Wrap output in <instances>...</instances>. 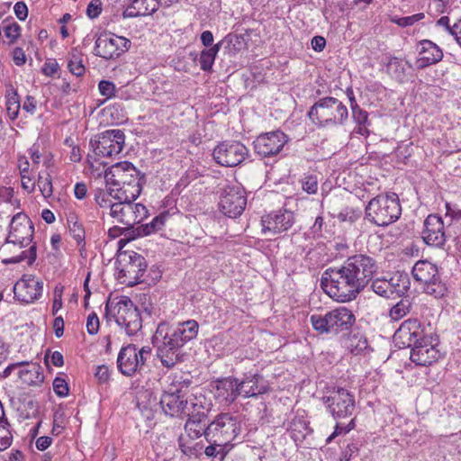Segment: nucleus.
Instances as JSON below:
<instances>
[{"instance_id":"aec40b11","label":"nucleus","mask_w":461,"mask_h":461,"mask_svg":"<svg viewBox=\"0 0 461 461\" xmlns=\"http://www.w3.org/2000/svg\"><path fill=\"white\" fill-rule=\"evenodd\" d=\"M288 137L281 131L262 133L253 142L254 149L261 157H273L281 152Z\"/></svg>"},{"instance_id":"774afa93","label":"nucleus","mask_w":461,"mask_h":461,"mask_svg":"<svg viewBox=\"0 0 461 461\" xmlns=\"http://www.w3.org/2000/svg\"><path fill=\"white\" fill-rule=\"evenodd\" d=\"M36 100L33 96L27 95L23 104V109L31 114H34L36 111Z\"/></svg>"},{"instance_id":"7ed1b4c3","label":"nucleus","mask_w":461,"mask_h":461,"mask_svg":"<svg viewBox=\"0 0 461 461\" xmlns=\"http://www.w3.org/2000/svg\"><path fill=\"white\" fill-rule=\"evenodd\" d=\"M106 185L114 188V200L137 199L141 192L140 172L129 161L116 163L104 172Z\"/></svg>"},{"instance_id":"b1692460","label":"nucleus","mask_w":461,"mask_h":461,"mask_svg":"<svg viewBox=\"0 0 461 461\" xmlns=\"http://www.w3.org/2000/svg\"><path fill=\"white\" fill-rule=\"evenodd\" d=\"M43 291V283L37 277L23 276L14 286V297L25 303L38 300Z\"/></svg>"},{"instance_id":"9b49d317","label":"nucleus","mask_w":461,"mask_h":461,"mask_svg":"<svg viewBox=\"0 0 461 461\" xmlns=\"http://www.w3.org/2000/svg\"><path fill=\"white\" fill-rule=\"evenodd\" d=\"M151 354L149 347H142L140 349L133 344H129L122 348L117 357V366L119 371L126 376H132L140 373L144 367L148 357Z\"/></svg>"},{"instance_id":"4c0bfd02","label":"nucleus","mask_w":461,"mask_h":461,"mask_svg":"<svg viewBox=\"0 0 461 461\" xmlns=\"http://www.w3.org/2000/svg\"><path fill=\"white\" fill-rule=\"evenodd\" d=\"M411 308V303L409 299H402L394 304L389 311V317L392 321H399L406 316Z\"/></svg>"},{"instance_id":"5fc2aeb1","label":"nucleus","mask_w":461,"mask_h":461,"mask_svg":"<svg viewBox=\"0 0 461 461\" xmlns=\"http://www.w3.org/2000/svg\"><path fill=\"white\" fill-rule=\"evenodd\" d=\"M100 327V321L95 312L88 315L86 320V330L90 335L97 334Z\"/></svg>"},{"instance_id":"39448f33","label":"nucleus","mask_w":461,"mask_h":461,"mask_svg":"<svg viewBox=\"0 0 461 461\" xmlns=\"http://www.w3.org/2000/svg\"><path fill=\"white\" fill-rule=\"evenodd\" d=\"M310 321L312 328L320 334L346 336L350 332L356 317L351 310L340 306L324 315L312 314L310 317Z\"/></svg>"},{"instance_id":"f8f14e48","label":"nucleus","mask_w":461,"mask_h":461,"mask_svg":"<svg viewBox=\"0 0 461 461\" xmlns=\"http://www.w3.org/2000/svg\"><path fill=\"white\" fill-rule=\"evenodd\" d=\"M135 200H115V205L111 208V212H109L116 222L124 225V229L132 228L148 215L146 207L141 203H133Z\"/></svg>"},{"instance_id":"79ce46f5","label":"nucleus","mask_w":461,"mask_h":461,"mask_svg":"<svg viewBox=\"0 0 461 461\" xmlns=\"http://www.w3.org/2000/svg\"><path fill=\"white\" fill-rule=\"evenodd\" d=\"M36 259V246L31 245L28 250H23L18 256L13 257L8 259L10 263H20L26 260L28 265H32Z\"/></svg>"},{"instance_id":"393cba45","label":"nucleus","mask_w":461,"mask_h":461,"mask_svg":"<svg viewBox=\"0 0 461 461\" xmlns=\"http://www.w3.org/2000/svg\"><path fill=\"white\" fill-rule=\"evenodd\" d=\"M447 235L444 230V222L441 217L429 214L424 221L422 239L429 246L442 247L445 244Z\"/></svg>"},{"instance_id":"58836bf2","label":"nucleus","mask_w":461,"mask_h":461,"mask_svg":"<svg viewBox=\"0 0 461 461\" xmlns=\"http://www.w3.org/2000/svg\"><path fill=\"white\" fill-rule=\"evenodd\" d=\"M41 193L45 198L50 197L53 194L51 176L49 173L40 174L37 181Z\"/></svg>"},{"instance_id":"a878e982","label":"nucleus","mask_w":461,"mask_h":461,"mask_svg":"<svg viewBox=\"0 0 461 461\" xmlns=\"http://www.w3.org/2000/svg\"><path fill=\"white\" fill-rule=\"evenodd\" d=\"M185 395L181 388L171 385L165 391L160 399V404L167 415L171 417H184L185 414Z\"/></svg>"},{"instance_id":"20e7f679","label":"nucleus","mask_w":461,"mask_h":461,"mask_svg":"<svg viewBox=\"0 0 461 461\" xmlns=\"http://www.w3.org/2000/svg\"><path fill=\"white\" fill-rule=\"evenodd\" d=\"M107 321H114L128 336H133L142 328V319L138 308L127 296L109 298L105 304Z\"/></svg>"},{"instance_id":"e2e57ef3","label":"nucleus","mask_w":461,"mask_h":461,"mask_svg":"<svg viewBox=\"0 0 461 461\" xmlns=\"http://www.w3.org/2000/svg\"><path fill=\"white\" fill-rule=\"evenodd\" d=\"M95 375L99 381V383H106L110 378L108 367L104 365L97 366Z\"/></svg>"},{"instance_id":"6e6552de","label":"nucleus","mask_w":461,"mask_h":461,"mask_svg":"<svg viewBox=\"0 0 461 461\" xmlns=\"http://www.w3.org/2000/svg\"><path fill=\"white\" fill-rule=\"evenodd\" d=\"M238 417L230 413H220L207 425L206 440L218 446H227L240 433Z\"/></svg>"},{"instance_id":"bb28decb","label":"nucleus","mask_w":461,"mask_h":461,"mask_svg":"<svg viewBox=\"0 0 461 461\" xmlns=\"http://www.w3.org/2000/svg\"><path fill=\"white\" fill-rule=\"evenodd\" d=\"M240 394L237 378L229 376L215 381L213 395L219 403L229 406L235 402Z\"/></svg>"},{"instance_id":"09e8293b","label":"nucleus","mask_w":461,"mask_h":461,"mask_svg":"<svg viewBox=\"0 0 461 461\" xmlns=\"http://www.w3.org/2000/svg\"><path fill=\"white\" fill-rule=\"evenodd\" d=\"M355 427L354 419H351L350 421L347 425H343L338 422L334 428V431L331 435H330L327 438V443H330L333 438L338 437L339 435L347 434Z\"/></svg>"},{"instance_id":"49530a36","label":"nucleus","mask_w":461,"mask_h":461,"mask_svg":"<svg viewBox=\"0 0 461 461\" xmlns=\"http://www.w3.org/2000/svg\"><path fill=\"white\" fill-rule=\"evenodd\" d=\"M141 1L142 0H134L132 4L124 10L122 14L123 18L145 16L146 10L140 7V5H142Z\"/></svg>"},{"instance_id":"412c9836","label":"nucleus","mask_w":461,"mask_h":461,"mask_svg":"<svg viewBox=\"0 0 461 461\" xmlns=\"http://www.w3.org/2000/svg\"><path fill=\"white\" fill-rule=\"evenodd\" d=\"M19 369L17 375L21 381L29 386H39L44 381L41 367L36 363L16 362L7 366L1 374L2 378L8 377L12 372Z\"/></svg>"},{"instance_id":"69168bd1","label":"nucleus","mask_w":461,"mask_h":461,"mask_svg":"<svg viewBox=\"0 0 461 461\" xmlns=\"http://www.w3.org/2000/svg\"><path fill=\"white\" fill-rule=\"evenodd\" d=\"M14 13L17 18L21 21H23L27 18L28 15V8L27 5L23 2H17L14 5Z\"/></svg>"},{"instance_id":"bf43d9fd","label":"nucleus","mask_w":461,"mask_h":461,"mask_svg":"<svg viewBox=\"0 0 461 461\" xmlns=\"http://www.w3.org/2000/svg\"><path fill=\"white\" fill-rule=\"evenodd\" d=\"M423 17L422 14L411 15V16H406V17H401V18H393L392 22L398 24L402 27H406L409 25H412L415 22L419 21Z\"/></svg>"},{"instance_id":"ddd939ff","label":"nucleus","mask_w":461,"mask_h":461,"mask_svg":"<svg viewBox=\"0 0 461 461\" xmlns=\"http://www.w3.org/2000/svg\"><path fill=\"white\" fill-rule=\"evenodd\" d=\"M329 412L335 420L349 418L353 415L356 403L354 395L348 390L339 387L322 398Z\"/></svg>"},{"instance_id":"423d86ee","label":"nucleus","mask_w":461,"mask_h":461,"mask_svg":"<svg viewBox=\"0 0 461 461\" xmlns=\"http://www.w3.org/2000/svg\"><path fill=\"white\" fill-rule=\"evenodd\" d=\"M348 116L347 106L332 96L320 98L308 112L311 122L319 127L342 125Z\"/></svg>"},{"instance_id":"1a4fd4ad","label":"nucleus","mask_w":461,"mask_h":461,"mask_svg":"<svg viewBox=\"0 0 461 461\" xmlns=\"http://www.w3.org/2000/svg\"><path fill=\"white\" fill-rule=\"evenodd\" d=\"M147 269L145 258L135 251L120 252L116 259L117 279L128 286L141 282Z\"/></svg>"},{"instance_id":"8fccbe9b","label":"nucleus","mask_w":461,"mask_h":461,"mask_svg":"<svg viewBox=\"0 0 461 461\" xmlns=\"http://www.w3.org/2000/svg\"><path fill=\"white\" fill-rule=\"evenodd\" d=\"M100 94L106 99H109L115 95V85L112 81L101 80L98 84Z\"/></svg>"},{"instance_id":"5701e85b","label":"nucleus","mask_w":461,"mask_h":461,"mask_svg":"<svg viewBox=\"0 0 461 461\" xmlns=\"http://www.w3.org/2000/svg\"><path fill=\"white\" fill-rule=\"evenodd\" d=\"M294 223V212L286 209L271 212L261 218L263 232L273 236L288 230Z\"/></svg>"},{"instance_id":"ea45409f","label":"nucleus","mask_w":461,"mask_h":461,"mask_svg":"<svg viewBox=\"0 0 461 461\" xmlns=\"http://www.w3.org/2000/svg\"><path fill=\"white\" fill-rule=\"evenodd\" d=\"M3 31L9 40V44H14L21 36L22 28L16 22H12L4 25Z\"/></svg>"},{"instance_id":"338daca9","label":"nucleus","mask_w":461,"mask_h":461,"mask_svg":"<svg viewBox=\"0 0 461 461\" xmlns=\"http://www.w3.org/2000/svg\"><path fill=\"white\" fill-rule=\"evenodd\" d=\"M446 217H450L452 221H458L461 219V209L451 206L450 203H446Z\"/></svg>"},{"instance_id":"a19ab883","label":"nucleus","mask_w":461,"mask_h":461,"mask_svg":"<svg viewBox=\"0 0 461 461\" xmlns=\"http://www.w3.org/2000/svg\"><path fill=\"white\" fill-rule=\"evenodd\" d=\"M292 437L294 438V440H300L305 438L308 430V426L305 423V421L302 420H294L291 422L290 428H289Z\"/></svg>"},{"instance_id":"603ef678","label":"nucleus","mask_w":461,"mask_h":461,"mask_svg":"<svg viewBox=\"0 0 461 461\" xmlns=\"http://www.w3.org/2000/svg\"><path fill=\"white\" fill-rule=\"evenodd\" d=\"M53 390L55 393L59 397H65L68 394V385L65 379L61 377H56L53 381Z\"/></svg>"},{"instance_id":"f704fd0d","label":"nucleus","mask_w":461,"mask_h":461,"mask_svg":"<svg viewBox=\"0 0 461 461\" xmlns=\"http://www.w3.org/2000/svg\"><path fill=\"white\" fill-rule=\"evenodd\" d=\"M68 68L73 75L77 77H81L86 72L82 53L77 48L72 49L69 53Z\"/></svg>"},{"instance_id":"f03ea898","label":"nucleus","mask_w":461,"mask_h":461,"mask_svg":"<svg viewBox=\"0 0 461 461\" xmlns=\"http://www.w3.org/2000/svg\"><path fill=\"white\" fill-rule=\"evenodd\" d=\"M199 324L194 320L170 325L161 322L158 325L152 337V343L157 348V354L165 367L171 368L182 361L183 347L196 338Z\"/></svg>"},{"instance_id":"a211bd4d","label":"nucleus","mask_w":461,"mask_h":461,"mask_svg":"<svg viewBox=\"0 0 461 461\" xmlns=\"http://www.w3.org/2000/svg\"><path fill=\"white\" fill-rule=\"evenodd\" d=\"M34 233V227L31 220L23 213L15 214L10 223V230L6 238V243L19 245L25 248L31 245Z\"/></svg>"},{"instance_id":"37998d69","label":"nucleus","mask_w":461,"mask_h":461,"mask_svg":"<svg viewBox=\"0 0 461 461\" xmlns=\"http://www.w3.org/2000/svg\"><path fill=\"white\" fill-rule=\"evenodd\" d=\"M153 447L157 456V461H170L173 458L175 449L173 445L169 444L166 446L163 450L162 446L158 442Z\"/></svg>"},{"instance_id":"c03bdc74","label":"nucleus","mask_w":461,"mask_h":461,"mask_svg":"<svg viewBox=\"0 0 461 461\" xmlns=\"http://www.w3.org/2000/svg\"><path fill=\"white\" fill-rule=\"evenodd\" d=\"M8 427L7 421L0 423V451L6 449L12 444L13 436Z\"/></svg>"},{"instance_id":"6e6d98bb","label":"nucleus","mask_w":461,"mask_h":461,"mask_svg":"<svg viewBox=\"0 0 461 461\" xmlns=\"http://www.w3.org/2000/svg\"><path fill=\"white\" fill-rule=\"evenodd\" d=\"M352 117L357 125L368 124V113L359 106L352 109Z\"/></svg>"},{"instance_id":"cd10ccee","label":"nucleus","mask_w":461,"mask_h":461,"mask_svg":"<svg viewBox=\"0 0 461 461\" xmlns=\"http://www.w3.org/2000/svg\"><path fill=\"white\" fill-rule=\"evenodd\" d=\"M410 358L417 366H429L439 358V350L426 337L411 348Z\"/></svg>"},{"instance_id":"c9c22d12","label":"nucleus","mask_w":461,"mask_h":461,"mask_svg":"<svg viewBox=\"0 0 461 461\" xmlns=\"http://www.w3.org/2000/svg\"><path fill=\"white\" fill-rule=\"evenodd\" d=\"M108 190L104 191L103 189H97L95 193V203L102 208L109 209V212H111V208L115 205L114 200V188L111 185H107Z\"/></svg>"},{"instance_id":"6ab92c4d","label":"nucleus","mask_w":461,"mask_h":461,"mask_svg":"<svg viewBox=\"0 0 461 461\" xmlns=\"http://www.w3.org/2000/svg\"><path fill=\"white\" fill-rule=\"evenodd\" d=\"M246 204L247 198L244 190L240 186H228L222 191L219 208L224 215L237 218L241 215Z\"/></svg>"},{"instance_id":"72a5a7b5","label":"nucleus","mask_w":461,"mask_h":461,"mask_svg":"<svg viewBox=\"0 0 461 461\" xmlns=\"http://www.w3.org/2000/svg\"><path fill=\"white\" fill-rule=\"evenodd\" d=\"M204 421L205 420L187 419L185 425L186 435L184 436L197 438L204 435L206 438L207 425Z\"/></svg>"},{"instance_id":"3c124183","label":"nucleus","mask_w":461,"mask_h":461,"mask_svg":"<svg viewBox=\"0 0 461 461\" xmlns=\"http://www.w3.org/2000/svg\"><path fill=\"white\" fill-rule=\"evenodd\" d=\"M303 189L308 194H316L318 190V180L315 176L309 175L302 180Z\"/></svg>"},{"instance_id":"f3484780","label":"nucleus","mask_w":461,"mask_h":461,"mask_svg":"<svg viewBox=\"0 0 461 461\" xmlns=\"http://www.w3.org/2000/svg\"><path fill=\"white\" fill-rule=\"evenodd\" d=\"M249 149L240 141L222 142L212 152L215 161L223 167H236L245 160Z\"/></svg>"},{"instance_id":"4be33fe9","label":"nucleus","mask_w":461,"mask_h":461,"mask_svg":"<svg viewBox=\"0 0 461 461\" xmlns=\"http://www.w3.org/2000/svg\"><path fill=\"white\" fill-rule=\"evenodd\" d=\"M426 337L417 319L404 321L394 332L393 341L399 348H412Z\"/></svg>"},{"instance_id":"13d9d810","label":"nucleus","mask_w":461,"mask_h":461,"mask_svg":"<svg viewBox=\"0 0 461 461\" xmlns=\"http://www.w3.org/2000/svg\"><path fill=\"white\" fill-rule=\"evenodd\" d=\"M102 12L101 0H92L86 8V14L89 18H96Z\"/></svg>"},{"instance_id":"680f3d73","label":"nucleus","mask_w":461,"mask_h":461,"mask_svg":"<svg viewBox=\"0 0 461 461\" xmlns=\"http://www.w3.org/2000/svg\"><path fill=\"white\" fill-rule=\"evenodd\" d=\"M59 69V64L55 59L46 61L41 68L42 73L45 76L52 77L57 73Z\"/></svg>"},{"instance_id":"c85d7f7f","label":"nucleus","mask_w":461,"mask_h":461,"mask_svg":"<svg viewBox=\"0 0 461 461\" xmlns=\"http://www.w3.org/2000/svg\"><path fill=\"white\" fill-rule=\"evenodd\" d=\"M240 396L244 398L257 397L269 391L268 382L258 374L245 375L242 380L238 379Z\"/></svg>"},{"instance_id":"f257e3e1","label":"nucleus","mask_w":461,"mask_h":461,"mask_svg":"<svg viewBox=\"0 0 461 461\" xmlns=\"http://www.w3.org/2000/svg\"><path fill=\"white\" fill-rule=\"evenodd\" d=\"M375 260L365 254L349 257L339 267L327 269L321 285L330 297L341 303L350 302L366 287L376 272Z\"/></svg>"},{"instance_id":"473e14b6","label":"nucleus","mask_w":461,"mask_h":461,"mask_svg":"<svg viewBox=\"0 0 461 461\" xmlns=\"http://www.w3.org/2000/svg\"><path fill=\"white\" fill-rule=\"evenodd\" d=\"M221 41L212 45L211 48L202 50L199 58L201 69L203 71H210L214 63L216 56L221 49Z\"/></svg>"},{"instance_id":"0eeeda50","label":"nucleus","mask_w":461,"mask_h":461,"mask_svg":"<svg viewBox=\"0 0 461 461\" xmlns=\"http://www.w3.org/2000/svg\"><path fill=\"white\" fill-rule=\"evenodd\" d=\"M401 213L400 201L394 193L377 195L366 207V217L377 226H387L396 221Z\"/></svg>"},{"instance_id":"9d476101","label":"nucleus","mask_w":461,"mask_h":461,"mask_svg":"<svg viewBox=\"0 0 461 461\" xmlns=\"http://www.w3.org/2000/svg\"><path fill=\"white\" fill-rule=\"evenodd\" d=\"M411 274L415 281L423 285L426 294L436 298L445 294L447 287L440 279L436 265L428 260H420L413 266Z\"/></svg>"},{"instance_id":"dca6fc26","label":"nucleus","mask_w":461,"mask_h":461,"mask_svg":"<svg viewBox=\"0 0 461 461\" xmlns=\"http://www.w3.org/2000/svg\"><path fill=\"white\" fill-rule=\"evenodd\" d=\"M372 290L384 298L400 297L410 288V279L407 274L396 272L391 278H376L372 282Z\"/></svg>"},{"instance_id":"864d4df0","label":"nucleus","mask_w":461,"mask_h":461,"mask_svg":"<svg viewBox=\"0 0 461 461\" xmlns=\"http://www.w3.org/2000/svg\"><path fill=\"white\" fill-rule=\"evenodd\" d=\"M69 232L71 236L75 239L78 245L85 240V230L82 228L81 224L74 221L72 224H69Z\"/></svg>"},{"instance_id":"a18cd8bd","label":"nucleus","mask_w":461,"mask_h":461,"mask_svg":"<svg viewBox=\"0 0 461 461\" xmlns=\"http://www.w3.org/2000/svg\"><path fill=\"white\" fill-rule=\"evenodd\" d=\"M20 101L16 93L10 96L6 101V111L11 120H15L20 110Z\"/></svg>"},{"instance_id":"2f4dec72","label":"nucleus","mask_w":461,"mask_h":461,"mask_svg":"<svg viewBox=\"0 0 461 461\" xmlns=\"http://www.w3.org/2000/svg\"><path fill=\"white\" fill-rule=\"evenodd\" d=\"M178 446L182 453L189 457H198L203 449V445L194 442V438L184 435L178 438Z\"/></svg>"},{"instance_id":"2eb2a0df","label":"nucleus","mask_w":461,"mask_h":461,"mask_svg":"<svg viewBox=\"0 0 461 461\" xmlns=\"http://www.w3.org/2000/svg\"><path fill=\"white\" fill-rule=\"evenodd\" d=\"M125 142V135L122 130H108L91 140L94 153L98 157H112L119 154Z\"/></svg>"},{"instance_id":"052dcab7","label":"nucleus","mask_w":461,"mask_h":461,"mask_svg":"<svg viewBox=\"0 0 461 461\" xmlns=\"http://www.w3.org/2000/svg\"><path fill=\"white\" fill-rule=\"evenodd\" d=\"M12 58L14 64L19 67L24 65L27 59L24 50L20 47H16L14 49Z\"/></svg>"},{"instance_id":"e433bc0d","label":"nucleus","mask_w":461,"mask_h":461,"mask_svg":"<svg viewBox=\"0 0 461 461\" xmlns=\"http://www.w3.org/2000/svg\"><path fill=\"white\" fill-rule=\"evenodd\" d=\"M389 75L397 81L402 82L405 78V68L402 61L398 58H391L386 66Z\"/></svg>"},{"instance_id":"de8ad7c7","label":"nucleus","mask_w":461,"mask_h":461,"mask_svg":"<svg viewBox=\"0 0 461 461\" xmlns=\"http://www.w3.org/2000/svg\"><path fill=\"white\" fill-rule=\"evenodd\" d=\"M166 219H167L166 214H159V215L156 216L155 218H153V220L149 223H147L144 226V229H143L144 233L146 235H149L152 232H155V231L160 230L164 226Z\"/></svg>"},{"instance_id":"7c9ffc66","label":"nucleus","mask_w":461,"mask_h":461,"mask_svg":"<svg viewBox=\"0 0 461 461\" xmlns=\"http://www.w3.org/2000/svg\"><path fill=\"white\" fill-rule=\"evenodd\" d=\"M442 58L443 51L437 44L429 40H423L420 42L419 58L416 61L418 68L422 69L438 63Z\"/></svg>"},{"instance_id":"4d7b16f0","label":"nucleus","mask_w":461,"mask_h":461,"mask_svg":"<svg viewBox=\"0 0 461 461\" xmlns=\"http://www.w3.org/2000/svg\"><path fill=\"white\" fill-rule=\"evenodd\" d=\"M210 446L206 447L204 449V454L209 457H218L221 460L224 456V447L225 446H218L213 442H209Z\"/></svg>"},{"instance_id":"c756f323","label":"nucleus","mask_w":461,"mask_h":461,"mask_svg":"<svg viewBox=\"0 0 461 461\" xmlns=\"http://www.w3.org/2000/svg\"><path fill=\"white\" fill-rule=\"evenodd\" d=\"M184 417L206 420L211 410V402L203 393H192L185 397Z\"/></svg>"},{"instance_id":"4468645a","label":"nucleus","mask_w":461,"mask_h":461,"mask_svg":"<svg viewBox=\"0 0 461 461\" xmlns=\"http://www.w3.org/2000/svg\"><path fill=\"white\" fill-rule=\"evenodd\" d=\"M131 41L112 32H103L95 40V55L104 59H114L129 50Z\"/></svg>"},{"instance_id":"0e129e2a","label":"nucleus","mask_w":461,"mask_h":461,"mask_svg":"<svg viewBox=\"0 0 461 461\" xmlns=\"http://www.w3.org/2000/svg\"><path fill=\"white\" fill-rule=\"evenodd\" d=\"M142 5H140L141 9L146 10L145 15L151 14L156 12L158 8V0H142Z\"/></svg>"}]
</instances>
